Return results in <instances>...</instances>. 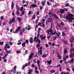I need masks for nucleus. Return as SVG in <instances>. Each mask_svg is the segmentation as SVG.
Segmentation results:
<instances>
[{
	"instance_id": "obj_1",
	"label": "nucleus",
	"mask_w": 74,
	"mask_h": 74,
	"mask_svg": "<svg viewBox=\"0 0 74 74\" xmlns=\"http://www.w3.org/2000/svg\"><path fill=\"white\" fill-rule=\"evenodd\" d=\"M68 16L69 18V17L67 16L66 19V20L69 19V21L70 22H72V21L74 20V18H73V17L74 16V15L73 14H68ZM70 17L71 18H70Z\"/></svg>"
},
{
	"instance_id": "obj_2",
	"label": "nucleus",
	"mask_w": 74,
	"mask_h": 74,
	"mask_svg": "<svg viewBox=\"0 0 74 74\" xmlns=\"http://www.w3.org/2000/svg\"><path fill=\"white\" fill-rule=\"evenodd\" d=\"M7 49H10V46L8 45V44H6L4 47V49H5L6 53H11V51H8V50L7 49Z\"/></svg>"
},
{
	"instance_id": "obj_3",
	"label": "nucleus",
	"mask_w": 74,
	"mask_h": 74,
	"mask_svg": "<svg viewBox=\"0 0 74 74\" xmlns=\"http://www.w3.org/2000/svg\"><path fill=\"white\" fill-rule=\"evenodd\" d=\"M39 36H40V35H39V32H38L37 38L36 37H35L34 38V40L35 41H36V42H37L38 41V44H40L41 43V40H40L38 39Z\"/></svg>"
},
{
	"instance_id": "obj_4",
	"label": "nucleus",
	"mask_w": 74,
	"mask_h": 74,
	"mask_svg": "<svg viewBox=\"0 0 74 74\" xmlns=\"http://www.w3.org/2000/svg\"><path fill=\"white\" fill-rule=\"evenodd\" d=\"M14 69H12L11 70L8 71V73H10L11 72V73L13 72L14 74H15V73H16V69L17 68V67H16V66H14Z\"/></svg>"
},
{
	"instance_id": "obj_5",
	"label": "nucleus",
	"mask_w": 74,
	"mask_h": 74,
	"mask_svg": "<svg viewBox=\"0 0 74 74\" xmlns=\"http://www.w3.org/2000/svg\"><path fill=\"white\" fill-rule=\"evenodd\" d=\"M42 47H40V48H38V54H40V55H42Z\"/></svg>"
},
{
	"instance_id": "obj_6",
	"label": "nucleus",
	"mask_w": 74,
	"mask_h": 74,
	"mask_svg": "<svg viewBox=\"0 0 74 74\" xmlns=\"http://www.w3.org/2000/svg\"><path fill=\"white\" fill-rule=\"evenodd\" d=\"M52 14V12H49V15H52L53 16V17H54V18H56V19H59V18H58V17H57L56 14Z\"/></svg>"
},
{
	"instance_id": "obj_7",
	"label": "nucleus",
	"mask_w": 74,
	"mask_h": 74,
	"mask_svg": "<svg viewBox=\"0 0 74 74\" xmlns=\"http://www.w3.org/2000/svg\"><path fill=\"white\" fill-rule=\"evenodd\" d=\"M52 27H51V29L47 30L46 32H47V33L49 35V32H53L52 29Z\"/></svg>"
},
{
	"instance_id": "obj_8",
	"label": "nucleus",
	"mask_w": 74,
	"mask_h": 74,
	"mask_svg": "<svg viewBox=\"0 0 74 74\" xmlns=\"http://www.w3.org/2000/svg\"><path fill=\"white\" fill-rule=\"evenodd\" d=\"M20 30H23V31H21L20 32V34L21 35H22V34H23V32H25V29L23 28L20 29Z\"/></svg>"
},
{
	"instance_id": "obj_9",
	"label": "nucleus",
	"mask_w": 74,
	"mask_h": 74,
	"mask_svg": "<svg viewBox=\"0 0 74 74\" xmlns=\"http://www.w3.org/2000/svg\"><path fill=\"white\" fill-rule=\"evenodd\" d=\"M21 29V27H19L16 30L15 32H13L14 33H16L17 32H18L19 31L20 29Z\"/></svg>"
},
{
	"instance_id": "obj_10",
	"label": "nucleus",
	"mask_w": 74,
	"mask_h": 74,
	"mask_svg": "<svg viewBox=\"0 0 74 74\" xmlns=\"http://www.w3.org/2000/svg\"><path fill=\"white\" fill-rule=\"evenodd\" d=\"M34 55V53H31L30 55L29 56V60H31V59L32 58V57H33V56Z\"/></svg>"
},
{
	"instance_id": "obj_11",
	"label": "nucleus",
	"mask_w": 74,
	"mask_h": 74,
	"mask_svg": "<svg viewBox=\"0 0 74 74\" xmlns=\"http://www.w3.org/2000/svg\"><path fill=\"white\" fill-rule=\"evenodd\" d=\"M29 41L30 42V43H31V44H32V43H33V38L32 37H31L29 40Z\"/></svg>"
},
{
	"instance_id": "obj_12",
	"label": "nucleus",
	"mask_w": 74,
	"mask_h": 74,
	"mask_svg": "<svg viewBox=\"0 0 74 74\" xmlns=\"http://www.w3.org/2000/svg\"><path fill=\"white\" fill-rule=\"evenodd\" d=\"M11 7L12 10H13V9L14 8V3L13 1L12 2V4L11 5Z\"/></svg>"
},
{
	"instance_id": "obj_13",
	"label": "nucleus",
	"mask_w": 74,
	"mask_h": 74,
	"mask_svg": "<svg viewBox=\"0 0 74 74\" xmlns=\"http://www.w3.org/2000/svg\"><path fill=\"white\" fill-rule=\"evenodd\" d=\"M74 59H73V58H72L71 60L68 61V63H71L72 62L73 63H74Z\"/></svg>"
},
{
	"instance_id": "obj_14",
	"label": "nucleus",
	"mask_w": 74,
	"mask_h": 74,
	"mask_svg": "<svg viewBox=\"0 0 74 74\" xmlns=\"http://www.w3.org/2000/svg\"><path fill=\"white\" fill-rule=\"evenodd\" d=\"M40 37L41 39H42V40H45V39L46 38V37L45 36H43V35H40Z\"/></svg>"
},
{
	"instance_id": "obj_15",
	"label": "nucleus",
	"mask_w": 74,
	"mask_h": 74,
	"mask_svg": "<svg viewBox=\"0 0 74 74\" xmlns=\"http://www.w3.org/2000/svg\"><path fill=\"white\" fill-rule=\"evenodd\" d=\"M60 12L61 14H63L64 13V9H60Z\"/></svg>"
},
{
	"instance_id": "obj_16",
	"label": "nucleus",
	"mask_w": 74,
	"mask_h": 74,
	"mask_svg": "<svg viewBox=\"0 0 74 74\" xmlns=\"http://www.w3.org/2000/svg\"><path fill=\"white\" fill-rule=\"evenodd\" d=\"M17 19L18 22H21L22 21V18L20 17H17Z\"/></svg>"
},
{
	"instance_id": "obj_17",
	"label": "nucleus",
	"mask_w": 74,
	"mask_h": 74,
	"mask_svg": "<svg viewBox=\"0 0 74 74\" xmlns=\"http://www.w3.org/2000/svg\"><path fill=\"white\" fill-rule=\"evenodd\" d=\"M32 72H33V70L30 69L29 70H28V74H32Z\"/></svg>"
},
{
	"instance_id": "obj_18",
	"label": "nucleus",
	"mask_w": 74,
	"mask_h": 74,
	"mask_svg": "<svg viewBox=\"0 0 74 74\" xmlns=\"http://www.w3.org/2000/svg\"><path fill=\"white\" fill-rule=\"evenodd\" d=\"M57 58H58L59 59H61V58H62V57L59 55V54L58 53H57Z\"/></svg>"
},
{
	"instance_id": "obj_19",
	"label": "nucleus",
	"mask_w": 74,
	"mask_h": 74,
	"mask_svg": "<svg viewBox=\"0 0 74 74\" xmlns=\"http://www.w3.org/2000/svg\"><path fill=\"white\" fill-rule=\"evenodd\" d=\"M31 5L32 7H33V8H36V7L37 6V5H36V4H32Z\"/></svg>"
},
{
	"instance_id": "obj_20",
	"label": "nucleus",
	"mask_w": 74,
	"mask_h": 74,
	"mask_svg": "<svg viewBox=\"0 0 74 74\" xmlns=\"http://www.w3.org/2000/svg\"><path fill=\"white\" fill-rule=\"evenodd\" d=\"M62 42H63V43H64V44H65L66 45H67V44H68V43H67V41H64V40H62Z\"/></svg>"
},
{
	"instance_id": "obj_21",
	"label": "nucleus",
	"mask_w": 74,
	"mask_h": 74,
	"mask_svg": "<svg viewBox=\"0 0 74 74\" xmlns=\"http://www.w3.org/2000/svg\"><path fill=\"white\" fill-rule=\"evenodd\" d=\"M52 21V18H48L47 21L48 22H51Z\"/></svg>"
},
{
	"instance_id": "obj_22",
	"label": "nucleus",
	"mask_w": 74,
	"mask_h": 74,
	"mask_svg": "<svg viewBox=\"0 0 74 74\" xmlns=\"http://www.w3.org/2000/svg\"><path fill=\"white\" fill-rule=\"evenodd\" d=\"M22 46L23 47H26V42H24L22 44Z\"/></svg>"
},
{
	"instance_id": "obj_23",
	"label": "nucleus",
	"mask_w": 74,
	"mask_h": 74,
	"mask_svg": "<svg viewBox=\"0 0 74 74\" xmlns=\"http://www.w3.org/2000/svg\"><path fill=\"white\" fill-rule=\"evenodd\" d=\"M52 62V61L51 60H50L49 61H47V63L51 65V62Z\"/></svg>"
},
{
	"instance_id": "obj_24",
	"label": "nucleus",
	"mask_w": 74,
	"mask_h": 74,
	"mask_svg": "<svg viewBox=\"0 0 74 74\" xmlns=\"http://www.w3.org/2000/svg\"><path fill=\"white\" fill-rule=\"evenodd\" d=\"M12 22H15V17H13L12 18Z\"/></svg>"
},
{
	"instance_id": "obj_25",
	"label": "nucleus",
	"mask_w": 74,
	"mask_h": 74,
	"mask_svg": "<svg viewBox=\"0 0 74 74\" xmlns=\"http://www.w3.org/2000/svg\"><path fill=\"white\" fill-rule=\"evenodd\" d=\"M36 19V14H34L33 17L32 18V19Z\"/></svg>"
},
{
	"instance_id": "obj_26",
	"label": "nucleus",
	"mask_w": 74,
	"mask_h": 74,
	"mask_svg": "<svg viewBox=\"0 0 74 74\" xmlns=\"http://www.w3.org/2000/svg\"><path fill=\"white\" fill-rule=\"evenodd\" d=\"M31 29V28L30 27L27 28L26 27H25V29L27 30H28V31L30 30Z\"/></svg>"
},
{
	"instance_id": "obj_27",
	"label": "nucleus",
	"mask_w": 74,
	"mask_h": 74,
	"mask_svg": "<svg viewBox=\"0 0 74 74\" xmlns=\"http://www.w3.org/2000/svg\"><path fill=\"white\" fill-rule=\"evenodd\" d=\"M30 61H29L28 62V64H27V63L25 64V66L27 67V66H28V65H30Z\"/></svg>"
},
{
	"instance_id": "obj_28",
	"label": "nucleus",
	"mask_w": 74,
	"mask_h": 74,
	"mask_svg": "<svg viewBox=\"0 0 74 74\" xmlns=\"http://www.w3.org/2000/svg\"><path fill=\"white\" fill-rule=\"evenodd\" d=\"M51 34L52 36H54V35H55L56 34V32H55L54 33H53V32H51Z\"/></svg>"
},
{
	"instance_id": "obj_29",
	"label": "nucleus",
	"mask_w": 74,
	"mask_h": 74,
	"mask_svg": "<svg viewBox=\"0 0 74 74\" xmlns=\"http://www.w3.org/2000/svg\"><path fill=\"white\" fill-rule=\"evenodd\" d=\"M45 2H42L41 4L43 6H44V5H45Z\"/></svg>"
},
{
	"instance_id": "obj_30",
	"label": "nucleus",
	"mask_w": 74,
	"mask_h": 74,
	"mask_svg": "<svg viewBox=\"0 0 74 74\" xmlns=\"http://www.w3.org/2000/svg\"><path fill=\"white\" fill-rule=\"evenodd\" d=\"M16 7L17 8V10H20V7H19V6L17 5L16 6Z\"/></svg>"
},
{
	"instance_id": "obj_31",
	"label": "nucleus",
	"mask_w": 74,
	"mask_h": 74,
	"mask_svg": "<svg viewBox=\"0 0 74 74\" xmlns=\"http://www.w3.org/2000/svg\"><path fill=\"white\" fill-rule=\"evenodd\" d=\"M28 52V51L26 50L25 51V53L24 54V55H26V54Z\"/></svg>"
},
{
	"instance_id": "obj_32",
	"label": "nucleus",
	"mask_w": 74,
	"mask_h": 74,
	"mask_svg": "<svg viewBox=\"0 0 74 74\" xmlns=\"http://www.w3.org/2000/svg\"><path fill=\"white\" fill-rule=\"evenodd\" d=\"M25 65H23L22 68V70H24L25 69Z\"/></svg>"
},
{
	"instance_id": "obj_33",
	"label": "nucleus",
	"mask_w": 74,
	"mask_h": 74,
	"mask_svg": "<svg viewBox=\"0 0 74 74\" xmlns=\"http://www.w3.org/2000/svg\"><path fill=\"white\" fill-rule=\"evenodd\" d=\"M33 62L34 63H37V62L36 61V59H34L33 60Z\"/></svg>"
},
{
	"instance_id": "obj_34",
	"label": "nucleus",
	"mask_w": 74,
	"mask_h": 74,
	"mask_svg": "<svg viewBox=\"0 0 74 74\" xmlns=\"http://www.w3.org/2000/svg\"><path fill=\"white\" fill-rule=\"evenodd\" d=\"M69 3H67L65 4V5L66 7H69Z\"/></svg>"
},
{
	"instance_id": "obj_35",
	"label": "nucleus",
	"mask_w": 74,
	"mask_h": 74,
	"mask_svg": "<svg viewBox=\"0 0 74 74\" xmlns=\"http://www.w3.org/2000/svg\"><path fill=\"white\" fill-rule=\"evenodd\" d=\"M25 42V43L26 44H28L29 43V40H25V42Z\"/></svg>"
},
{
	"instance_id": "obj_36",
	"label": "nucleus",
	"mask_w": 74,
	"mask_h": 74,
	"mask_svg": "<svg viewBox=\"0 0 74 74\" xmlns=\"http://www.w3.org/2000/svg\"><path fill=\"white\" fill-rule=\"evenodd\" d=\"M16 14H17L18 15H19V11H18V10H17V12H16Z\"/></svg>"
},
{
	"instance_id": "obj_37",
	"label": "nucleus",
	"mask_w": 74,
	"mask_h": 74,
	"mask_svg": "<svg viewBox=\"0 0 74 74\" xmlns=\"http://www.w3.org/2000/svg\"><path fill=\"white\" fill-rule=\"evenodd\" d=\"M42 24H44V21H45V19H44L43 18L42 19Z\"/></svg>"
},
{
	"instance_id": "obj_38",
	"label": "nucleus",
	"mask_w": 74,
	"mask_h": 74,
	"mask_svg": "<svg viewBox=\"0 0 74 74\" xmlns=\"http://www.w3.org/2000/svg\"><path fill=\"white\" fill-rule=\"evenodd\" d=\"M73 40H74L73 38H71L69 40V41L71 42H73Z\"/></svg>"
},
{
	"instance_id": "obj_39",
	"label": "nucleus",
	"mask_w": 74,
	"mask_h": 74,
	"mask_svg": "<svg viewBox=\"0 0 74 74\" xmlns=\"http://www.w3.org/2000/svg\"><path fill=\"white\" fill-rule=\"evenodd\" d=\"M64 52L65 53V54H66L67 53V51L66 49H65L64 50Z\"/></svg>"
},
{
	"instance_id": "obj_40",
	"label": "nucleus",
	"mask_w": 74,
	"mask_h": 74,
	"mask_svg": "<svg viewBox=\"0 0 74 74\" xmlns=\"http://www.w3.org/2000/svg\"><path fill=\"white\" fill-rule=\"evenodd\" d=\"M70 54L72 55V56H73L74 58V54L72 52H71Z\"/></svg>"
},
{
	"instance_id": "obj_41",
	"label": "nucleus",
	"mask_w": 74,
	"mask_h": 74,
	"mask_svg": "<svg viewBox=\"0 0 74 74\" xmlns=\"http://www.w3.org/2000/svg\"><path fill=\"white\" fill-rule=\"evenodd\" d=\"M50 72L51 73H55V71H54L53 70H52Z\"/></svg>"
},
{
	"instance_id": "obj_42",
	"label": "nucleus",
	"mask_w": 74,
	"mask_h": 74,
	"mask_svg": "<svg viewBox=\"0 0 74 74\" xmlns=\"http://www.w3.org/2000/svg\"><path fill=\"white\" fill-rule=\"evenodd\" d=\"M74 50V48H73L72 49L71 48L70 49V52H71L72 51H73Z\"/></svg>"
},
{
	"instance_id": "obj_43",
	"label": "nucleus",
	"mask_w": 74,
	"mask_h": 74,
	"mask_svg": "<svg viewBox=\"0 0 74 74\" xmlns=\"http://www.w3.org/2000/svg\"><path fill=\"white\" fill-rule=\"evenodd\" d=\"M62 36H66V34H64V32H62Z\"/></svg>"
},
{
	"instance_id": "obj_44",
	"label": "nucleus",
	"mask_w": 74,
	"mask_h": 74,
	"mask_svg": "<svg viewBox=\"0 0 74 74\" xmlns=\"http://www.w3.org/2000/svg\"><path fill=\"white\" fill-rule=\"evenodd\" d=\"M40 46V45H39L38 44H36V48H38V47H39Z\"/></svg>"
},
{
	"instance_id": "obj_45",
	"label": "nucleus",
	"mask_w": 74,
	"mask_h": 74,
	"mask_svg": "<svg viewBox=\"0 0 74 74\" xmlns=\"http://www.w3.org/2000/svg\"><path fill=\"white\" fill-rule=\"evenodd\" d=\"M40 62V61L39 60H37V62L38 64H39Z\"/></svg>"
},
{
	"instance_id": "obj_46",
	"label": "nucleus",
	"mask_w": 74,
	"mask_h": 74,
	"mask_svg": "<svg viewBox=\"0 0 74 74\" xmlns=\"http://www.w3.org/2000/svg\"><path fill=\"white\" fill-rule=\"evenodd\" d=\"M56 34L57 36L59 38V37H60V35H58V33H56Z\"/></svg>"
},
{
	"instance_id": "obj_47",
	"label": "nucleus",
	"mask_w": 74,
	"mask_h": 74,
	"mask_svg": "<svg viewBox=\"0 0 74 74\" xmlns=\"http://www.w3.org/2000/svg\"><path fill=\"white\" fill-rule=\"evenodd\" d=\"M17 53H21V51H16Z\"/></svg>"
},
{
	"instance_id": "obj_48",
	"label": "nucleus",
	"mask_w": 74,
	"mask_h": 74,
	"mask_svg": "<svg viewBox=\"0 0 74 74\" xmlns=\"http://www.w3.org/2000/svg\"><path fill=\"white\" fill-rule=\"evenodd\" d=\"M32 67H33V68H34L35 67H36V66H35L34 64H32Z\"/></svg>"
},
{
	"instance_id": "obj_49",
	"label": "nucleus",
	"mask_w": 74,
	"mask_h": 74,
	"mask_svg": "<svg viewBox=\"0 0 74 74\" xmlns=\"http://www.w3.org/2000/svg\"><path fill=\"white\" fill-rule=\"evenodd\" d=\"M9 44L10 45H13V43L10 42H9Z\"/></svg>"
},
{
	"instance_id": "obj_50",
	"label": "nucleus",
	"mask_w": 74,
	"mask_h": 74,
	"mask_svg": "<svg viewBox=\"0 0 74 74\" xmlns=\"http://www.w3.org/2000/svg\"><path fill=\"white\" fill-rule=\"evenodd\" d=\"M23 41L22 39H20V40H19L18 41V42L19 43L21 42V41Z\"/></svg>"
},
{
	"instance_id": "obj_51",
	"label": "nucleus",
	"mask_w": 74,
	"mask_h": 74,
	"mask_svg": "<svg viewBox=\"0 0 74 74\" xmlns=\"http://www.w3.org/2000/svg\"><path fill=\"white\" fill-rule=\"evenodd\" d=\"M32 14V12H31V11H29V12H28V15H31Z\"/></svg>"
},
{
	"instance_id": "obj_52",
	"label": "nucleus",
	"mask_w": 74,
	"mask_h": 74,
	"mask_svg": "<svg viewBox=\"0 0 74 74\" xmlns=\"http://www.w3.org/2000/svg\"><path fill=\"white\" fill-rule=\"evenodd\" d=\"M47 3L48 5H50V3H49V1H47Z\"/></svg>"
},
{
	"instance_id": "obj_53",
	"label": "nucleus",
	"mask_w": 74,
	"mask_h": 74,
	"mask_svg": "<svg viewBox=\"0 0 74 74\" xmlns=\"http://www.w3.org/2000/svg\"><path fill=\"white\" fill-rule=\"evenodd\" d=\"M4 44V42H0V45H3Z\"/></svg>"
},
{
	"instance_id": "obj_54",
	"label": "nucleus",
	"mask_w": 74,
	"mask_h": 74,
	"mask_svg": "<svg viewBox=\"0 0 74 74\" xmlns=\"http://www.w3.org/2000/svg\"><path fill=\"white\" fill-rule=\"evenodd\" d=\"M35 73H37V74H39V72L38 71H35Z\"/></svg>"
},
{
	"instance_id": "obj_55",
	"label": "nucleus",
	"mask_w": 74,
	"mask_h": 74,
	"mask_svg": "<svg viewBox=\"0 0 74 74\" xmlns=\"http://www.w3.org/2000/svg\"><path fill=\"white\" fill-rule=\"evenodd\" d=\"M63 59H64V60H66V57L64 56L63 58Z\"/></svg>"
},
{
	"instance_id": "obj_56",
	"label": "nucleus",
	"mask_w": 74,
	"mask_h": 74,
	"mask_svg": "<svg viewBox=\"0 0 74 74\" xmlns=\"http://www.w3.org/2000/svg\"><path fill=\"white\" fill-rule=\"evenodd\" d=\"M65 57L66 59H69V56H66Z\"/></svg>"
},
{
	"instance_id": "obj_57",
	"label": "nucleus",
	"mask_w": 74,
	"mask_h": 74,
	"mask_svg": "<svg viewBox=\"0 0 74 74\" xmlns=\"http://www.w3.org/2000/svg\"><path fill=\"white\" fill-rule=\"evenodd\" d=\"M63 9L64 10V11H68V10H67V9L66 8H64Z\"/></svg>"
},
{
	"instance_id": "obj_58",
	"label": "nucleus",
	"mask_w": 74,
	"mask_h": 74,
	"mask_svg": "<svg viewBox=\"0 0 74 74\" xmlns=\"http://www.w3.org/2000/svg\"><path fill=\"white\" fill-rule=\"evenodd\" d=\"M41 27H45V25H44V24H42V26H41Z\"/></svg>"
},
{
	"instance_id": "obj_59",
	"label": "nucleus",
	"mask_w": 74,
	"mask_h": 74,
	"mask_svg": "<svg viewBox=\"0 0 74 74\" xmlns=\"http://www.w3.org/2000/svg\"><path fill=\"white\" fill-rule=\"evenodd\" d=\"M21 14H22V15H24L25 14V11H23Z\"/></svg>"
},
{
	"instance_id": "obj_60",
	"label": "nucleus",
	"mask_w": 74,
	"mask_h": 74,
	"mask_svg": "<svg viewBox=\"0 0 74 74\" xmlns=\"http://www.w3.org/2000/svg\"><path fill=\"white\" fill-rule=\"evenodd\" d=\"M12 23V20L9 21V23H10V24H11V23Z\"/></svg>"
},
{
	"instance_id": "obj_61",
	"label": "nucleus",
	"mask_w": 74,
	"mask_h": 74,
	"mask_svg": "<svg viewBox=\"0 0 74 74\" xmlns=\"http://www.w3.org/2000/svg\"><path fill=\"white\" fill-rule=\"evenodd\" d=\"M60 63H61V64H62V62H63V60H60V61L59 62Z\"/></svg>"
},
{
	"instance_id": "obj_62",
	"label": "nucleus",
	"mask_w": 74,
	"mask_h": 74,
	"mask_svg": "<svg viewBox=\"0 0 74 74\" xmlns=\"http://www.w3.org/2000/svg\"><path fill=\"white\" fill-rule=\"evenodd\" d=\"M60 25H62V26H63L64 25V24H63V23H60Z\"/></svg>"
},
{
	"instance_id": "obj_63",
	"label": "nucleus",
	"mask_w": 74,
	"mask_h": 74,
	"mask_svg": "<svg viewBox=\"0 0 74 74\" xmlns=\"http://www.w3.org/2000/svg\"><path fill=\"white\" fill-rule=\"evenodd\" d=\"M7 56H8V54H6L5 55L4 57H5V58H6V57H7Z\"/></svg>"
},
{
	"instance_id": "obj_64",
	"label": "nucleus",
	"mask_w": 74,
	"mask_h": 74,
	"mask_svg": "<svg viewBox=\"0 0 74 74\" xmlns=\"http://www.w3.org/2000/svg\"><path fill=\"white\" fill-rule=\"evenodd\" d=\"M16 74H21V72H17Z\"/></svg>"
}]
</instances>
